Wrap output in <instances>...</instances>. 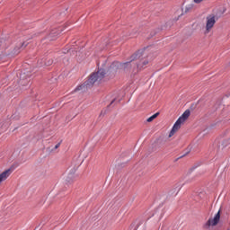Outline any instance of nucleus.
Listing matches in <instances>:
<instances>
[{
    "instance_id": "f257e3e1",
    "label": "nucleus",
    "mask_w": 230,
    "mask_h": 230,
    "mask_svg": "<svg viewBox=\"0 0 230 230\" xmlns=\"http://www.w3.org/2000/svg\"><path fill=\"white\" fill-rule=\"evenodd\" d=\"M105 78V70L100 69L98 72L93 73L90 75L88 80H86L83 84L79 85L76 90L77 91H85V89H89V87H93L96 82H102V80Z\"/></svg>"
},
{
    "instance_id": "f03ea898",
    "label": "nucleus",
    "mask_w": 230,
    "mask_h": 230,
    "mask_svg": "<svg viewBox=\"0 0 230 230\" xmlns=\"http://www.w3.org/2000/svg\"><path fill=\"white\" fill-rule=\"evenodd\" d=\"M215 24H217V16H215V14L208 15L206 17L204 34L208 35V33H210L211 30H213V28H215Z\"/></svg>"
},
{
    "instance_id": "7ed1b4c3",
    "label": "nucleus",
    "mask_w": 230,
    "mask_h": 230,
    "mask_svg": "<svg viewBox=\"0 0 230 230\" xmlns=\"http://www.w3.org/2000/svg\"><path fill=\"white\" fill-rule=\"evenodd\" d=\"M141 57V52H137L131 57V61L130 62H126V63H119V62H114L111 65V67H114V66H117L118 67H121V69H127V67H132L134 66V61L137 58H140Z\"/></svg>"
},
{
    "instance_id": "20e7f679",
    "label": "nucleus",
    "mask_w": 230,
    "mask_h": 230,
    "mask_svg": "<svg viewBox=\"0 0 230 230\" xmlns=\"http://www.w3.org/2000/svg\"><path fill=\"white\" fill-rule=\"evenodd\" d=\"M220 222V211H218L213 218H209L208 221V226H217Z\"/></svg>"
},
{
    "instance_id": "39448f33",
    "label": "nucleus",
    "mask_w": 230,
    "mask_h": 230,
    "mask_svg": "<svg viewBox=\"0 0 230 230\" xmlns=\"http://www.w3.org/2000/svg\"><path fill=\"white\" fill-rule=\"evenodd\" d=\"M12 172H13L12 169H7L0 174V184L4 181H6L9 175H12Z\"/></svg>"
},
{
    "instance_id": "423d86ee",
    "label": "nucleus",
    "mask_w": 230,
    "mask_h": 230,
    "mask_svg": "<svg viewBox=\"0 0 230 230\" xmlns=\"http://www.w3.org/2000/svg\"><path fill=\"white\" fill-rule=\"evenodd\" d=\"M181 125H182V122L179 121V119H177V121L173 125V127L169 134V137H172V136H173L175 134V132H177V130H179V128H181Z\"/></svg>"
},
{
    "instance_id": "0eeeda50",
    "label": "nucleus",
    "mask_w": 230,
    "mask_h": 230,
    "mask_svg": "<svg viewBox=\"0 0 230 230\" xmlns=\"http://www.w3.org/2000/svg\"><path fill=\"white\" fill-rule=\"evenodd\" d=\"M190 110L185 111L183 114L178 119V120L181 121V123H184V121H186V119L190 118Z\"/></svg>"
},
{
    "instance_id": "6e6552de",
    "label": "nucleus",
    "mask_w": 230,
    "mask_h": 230,
    "mask_svg": "<svg viewBox=\"0 0 230 230\" xmlns=\"http://www.w3.org/2000/svg\"><path fill=\"white\" fill-rule=\"evenodd\" d=\"M25 46H27L25 42L18 43L16 48L14 49V53H21V49H24Z\"/></svg>"
},
{
    "instance_id": "1a4fd4ad",
    "label": "nucleus",
    "mask_w": 230,
    "mask_h": 230,
    "mask_svg": "<svg viewBox=\"0 0 230 230\" xmlns=\"http://www.w3.org/2000/svg\"><path fill=\"white\" fill-rule=\"evenodd\" d=\"M148 64V61L146 60H144V61H141L137 66V69H141L142 67H145V66H146Z\"/></svg>"
},
{
    "instance_id": "9d476101",
    "label": "nucleus",
    "mask_w": 230,
    "mask_h": 230,
    "mask_svg": "<svg viewBox=\"0 0 230 230\" xmlns=\"http://www.w3.org/2000/svg\"><path fill=\"white\" fill-rule=\"evenodd\" d=\"M157 116H159V113H155L153 116H151L147 119V122L150 123V122L154 121V119H155V118H157Z\"/></svg>"
},
{
    "instance_id": "9b49d317",
    "label": "nucleus",
    "mask_w": 230,
    "mask_h": 230,
    "mask_svg": "<svg viewBox=\"0 0 230 230\" xmlns=\"http://www.w3.org/2000/svg\"><path fill=\"white\" fill-rule=\"evenodd\" d=\"M202 1H205V0H193V3H195V4H200Z\"/></svg>"
},
{
    "instance_id": "f8f14e48",
    "label": "nucleus",
    "mask_w": 230,
    "mask_h": 230,
    "mask_svg": "<svg viewBox=\"0 0 230 230\" xmlns=\"http://www.w3.org/2000/svg\"><path fill=\"white\" fill-rule=\"evenodd\" d=\"M53 64V60H49L45 62V66H51Z\"/></svg>"
},
{
    "instance_id": "ddd939ff",
    "label": "nucleus",
    "mask_w": 230,
    "mask_h": 230,
    "mask_svg": "<svg viewBox=\"0 0 230 230\" xmlns=\"http://www.w3.org/2000/svg\"><path fill=\"white\" fill-rule=\"evenodd\" d=\"M57 35H58V33H57V31H51L50 32V37H55Z\"/></svg>"
},
{
    "instance_id": "4468645a",
    "label": "nucleus",
    "mask_w": 230,
    "mask_h": 230,
    "mask_svg": "<svg viewBox=\"0 0 230 230\" xmlns=\"http://www.w3.org/2000/svg\"><path fill=\"white\" fill-rule=\"evenodd\" d=\"M60 147V143H58L56 146H55V150H57V148H59Z\"/></svg>"
},
{
    "instance_id": "2eb2a0df",
    "label": "nucleus",
    "mask_w": 230,
    "mask_h": 230,
    "mask_svg": "<svg viewBox=\"0 0 230 230\" xmlns=\"http://www.w3.org/2000/svg\"><path fill=\"white\" fill-rule=\"evenodd\" d=\"M114 103V101L111 102V104Z\"/></svg>"
}]
</instances>
